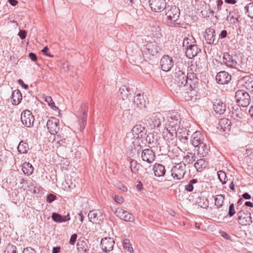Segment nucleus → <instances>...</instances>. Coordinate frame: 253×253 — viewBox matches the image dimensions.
I'll use <instances>...</instances> for the list:
<instances>
[{
  "mask_svg": "<svg viewBox=\"0 0 253 253\" xmlns=\"http://www.w3.org/2000/svg\"><path fill=\"white\" fill-rule=\"evenodd\" d=\"M188 73L186 75L185 72L179 67H176L171 77L164 79V83L167 87L173 93H182L186 90L188 79Z\"/></svg>",
  "mask_w": 253,
  "mask_h": 253,
  "instance_id": "1",
  "label": "nucleus"
},
{
  "mask_svg": "<svg viewBox=\"0 0 253 253\" xmlns=\"http://www.w3.org/2000/svg\"><path fill=\"white\" fill-rule=\"evenodd\" d=\"M164 10L168 24H173L174 27H182L183 26V24L178 22L180 10L178 7L175 5H168Z\"/></svg>",
  "mask_w": 253,
  "mask_h": 253,
  "instance_id": "2",
  "label": "nucleus"
},
{
  "mask_svg": "<svg viewBox=\"0 0 253 253\" xmlns=\"http://www.w3.org/2000/svg\"><path fill=\"white\" fill-rule=\"evenodd\" d=\"M146 124L151 128H158L162 121H164V117L159 112L153 113L148 115L145 119Z\"/></svg>",
  "mask_w": 253,
  "mask_h": 253,
  "instance_id": "3",
  "label": "nucleus"
},
{
  "mask_svg": "<svg viewBox=\"0 0 253 253\" xmlns=\"http://www.w3.org/2000/svg\"><path fill=\"white\" fill-rule=\"evenodd\" d=\"M180 121V115L175 111L168 113L164 118L165 125L168 126L179 128Z\"/></svg>",
  "mask_w": 253,
  "mask_h": 253,
  "instance_id": "4",
  "label": "nucleus"
},
{
  "mask_svg": "<svg viewBox=\"0 0 253 253\" xmlns=\"http://www.w3.org/2000/svg\"><path fill=\"white\" fill-rule=\"evenodd\" d=\"M186 165L184 163L175 164L171 168L170 172L171 175L174 179H182L186 173Z\"/></svg>",
  "mask_w": 253,
  "mask_h": 253,
  "instance_id": "5",
  "label": "nucleus"
},
{
  "mask_svg": "<svg viewBox=\"0 0 253 253\" xmlns=\"http://www.w3.org/2000/svg\"><path fill=\"white\" fill-rule=\"evenodd\" d=\"M235 98L239 106L247 107L251 103V97L249 94L244 90H238L236 92Z\"/></svg>",
  "mask_w": 253,
  "mask_h": 253,
  "instance_id": "6",
  "label": "nucleus"
},
{
  "mask_svg": "<svg viewBox=\"0 0 253 253\" xmlns=\"http://www.w3.org/2000/svg\"><path fill=\"white\" fill-rule=\"evenodd\" d=\"M236 220L242 226L250 225L252 223L251 213L248 211L241 210L237 213Z\"/></svg>",
  "mask_w": 253,
  "mask_h": 253,
  "instance_id": "7",
  "label": "nucleus"
},
{
  "mask_svg": "<svg viewBox=\"0 0 253 253\" xmlns=\"http://www.w3.org/2000/svg\"><path fill=\"white\" fill-rule=\"evenodd\" d=\"M179 128L168 126L165 127L163 131V138L167 142L173 144V141L177 136V130Z\"/></svg>",
  "mask_w": 253,
  "mask_h": 253,
  "instance_id": "8",
  "label": "nucleus"
},
{
  "mask_svg": "<svg viewBox=\"0 0 253 253\" xmlns=\"http://www.w3.org/2000/svg\"><path fill=\"white\" fill-rule=\"evenodd\" d=\"M237 56L232 55L228 52H224L223 55V62L227 67L237 68L239 64L237 61Z\"/></svg>",
  "mask_w": 253,
  "mask_h": 253,
  "instance_id": "9",
  "label": "nucleus"
},
{
  "mask_svg": "<svg viewBox=\"0 0 253 253\" xmlns=\"http://www.w3.org/2000/svg\"><path fill=\"white\" fill-rule=\"evenodd\" d=\"M47 128L52 135H55L59 130V120L54 117H50L46 123Z\"/></svg>",
  "mask_w": 253,
  "mask_h": 253,
  "instance_id": "10",
  "label": "nucleus"
},
{
  "mask_svg": "<svg viewBox=\"0 0 253 253\" xmlns=\"http://www.w3.org/2000/svg\"><path fill=\"white\" fill-rule=\"evenodd\" d=\"M149 5L152 11L155 12H160L166 8L165 0H149Z\"/></svg>",
  "mask_w": 253,
  "mask_h": 253,
  "instance_id": "11",
  "label": "nucleus"
},
{
  "mask_svg": "<svg viewBox=\"0 0 253 253\" xmlns=\"http://www.w3.org/2000/svg\"><path fill=\"white\" fill-rule=\"evenodd\" d=\"M115 241L112 238L105 237L101 239L100 248L102 250L106 253H109L113 250Z\"/></svg>",
  "mask_w": 253,
  "mask_h": 253,
  "instance_id": "12",
  "label": "nucleus"
},
{
  "mask_svg": "<svg viewBox=\"0 0 253 253\" xmlns=\"http://www.w3.org/2000/svg\"><path fill=\"white\" fill-rule=\"evenodd\" d=\"M174 61L172 58L169 55H164L161 59L160 65L164 71H169L173 66Z\"/></svg>",
  "mask_w": 253,
  "mask_h": 253,
  "instance_id": "13",
  "label": "nucleus"
},
{
  "mask_svg": "<svg viewBox=\"0 0 253 253\" xmlns=\"http://www.w3.org/2000/svg\"><path fill=\"white\" fill-rule=\"evenodd\" d=\"M115 214L117 217L125 221L132 222L134 220L133 215L122 208H117Z\"/></svg>",
  "mask_w": 253,
  "mask_h": 253,
  "instance_id": "14",
  "label": "nucleus"
},
{
  "mask_svg": "<svg viewBox=\"0 0 253 253\" xmlns=\"http://www.w3.org/2000/svg\"><path fill=\"white\" fill-rule=\"evenodd\" d=\"M21 120L25 126L31 127L33 125L35 118L30 111L26 110L22 113Z\"/></svg>",
  "mask_w": 253,
  "mask_h": 253,
  "instance_id": "15",
  "label": "nucleus"
},
{
  "mask_svg": "<svg viewBox=\"0 0 253 253\" xmlns=\"http://www.w3.org/2000/svg\"><path fill=\"white\" fill-rule=\"evenodd\" d=\"M132 134L137 139L145 137L146 135V130L144 126L141 124L135 125L131 129Z\"/></svg>",
  "mask_w": 253,
  "mask_h": 253,
  "instance_id": "16",
  "label": "nucleus"
},
{
  "mask_svg": "<svg viewBox=\"0 0 253 253\" xmlns=\"http://www.w3.org/2000/svg\"><path fill=\"white\" fill-rule=\"evenodd\" d=\"M205 142L203 134L200 131L194 132L191 136L190 142L195 147Z\"/></svg>",
  "mask_w": 253,
  "mask_h": 253,
  "instance_id": "17",
  "label": "nucleus"
},
{
  "mask_svg": "<svg viewBox=\"0 0 253 253\" xmlns=\"http://www.w3.org/2000/svg\"><path fill=\"white\" fill-rule=\"evenodd\" d=\"M189 89L190 90L189 91L188 89L184 91L188 93V96H186V100L195 102L197 100L200 99L202 94L200 92L199 88Z\"/></svg>",
  "mask_w": 253,
  "mask_h": 253,
  "instance_id": "18",
  "label": "nucleus"
},
{
  "mask_svg": "<svg viewBox=\"0 0 253 253\" xmlns=\"http://www.w3.org/2000/svg\"><path fill=\"white\" fill-rule=\"evenodd\" d=\"M215 79L219 84H227L231 81V76L227 72L220 71L217 73Z\"/></svg>",
  "mask_w": 253,
  "mask_h": 253,
  "instance_id": "19",
  "label": "nucleus"
},
{
  "mask_svg": "<svg viewBox=\"0 0 253 253\" xmlns=\"http://www.w3.org/2000/svg\"><path fill=\"white\" fill-rule=\"evenodd\" d=\"M160 139L157 132L150 133L146 137V142L151 145L150 147H155L160 144Z\"/></svg>",
  "mask_w": 253,
  "mask_h": 253,
  "instance_id": "20",
  "label": "nucleus"
},
{
  "mask_svg": "<svg viewBox=\"0 0 253 253\" xmlns=\"http://www.w3.org/2000/svg\"><path fill=\"white\" fill-rule=\"evenodd\" d=\"M188 77L187 84H188V86L186 87V90H187L188 88H199V79L196 77V74L194 73H188Z\"/></svg>",
  "mask_w": 253,
  "mask_h": 253,
  "instance_id": "21",
  "label": "nucleus"
},
{
  "mask_svg": "<svg viewBox=\"0 0 253 253\" xmlns=\"http://www.w3.org/2000/svg\"><path fill=\"white\" fill-rule=\"evenodd\" d=\"M143 52L146 54L155 55L158 52V47L155 42H147L144 45Z\"/></svg>",
  "mask_w": 253,
  "mask_h": 253,
  "instance_id": "22",
  "label": "nucleus"
},
{
  "mask_svg": "<svg viewBox=\"0 0 253 253\" xmlns=\"http://www.w3.org/2000/svg\"><path fill=\"white\" fill-rule=\"evenodd\" d=\"M141 158L143 161L151 163L155 159V152L150 148L145 149L142 151Z\"/></svg>",
  "mask_w": 253,
  "mask_h": 253,
  "instance_id": "23",
  "label": "nucleus"
},
{
  "mask_svg": "<svg viewBox=\"0 0 253 253\" xmlns=\"http://www.w3.org/2000/svg\"><path fill=\"white\" fill-rule=\"evenodd\" d=\"M204 37L207 42V43L209 44H216L218 42V41H217L215 43H214L215 40V32L213 28H207L205 31Z\"/></svg>",
  "mask_w": 253,
  "mask_h": 253,
  "instance_id": "24",
  "label": "nucleus"
},
{
  "mask_svg": "<svg viewBox=\"0 0 253 253\" xmlns=\"http://www.w3.org/2000/svg\"><path fill=\"white\" fill-rule=\"evenodd\" d=\"M213 109L216 113L222 114L226 110V104L220 98H216L214 100Z\"/></svg>",
  "mask_w": 253,
  "mask_h": 253,
  "instance_id": "25",
  "label": "nucleus"
},
{
  "mask_svg": "<svg viewBox=\"0 0 253 253\" xmlns=\"http://www.w3.org/2000/svg\"><path fill=\"white\" fill-rule=\"evenodd\" d=\"M88 217L90 221L93 223H99L103 219V215L98 211L93 210L90 211Z\"/></svg>",
  "mask_w": 253,
  "mask_h": 253,
  "instance_id": "26",
  "label": "nucleus"
},
{
  "mask_svg": "<svg viewBox=\"0 0 253 253\" xmlns=\"http://www.w3.org/2000/svg\"><path fill=\"white\" fill-rule=\"evenodd\" d=\"M230 121L226 118H223L219 121L217 128L219 129L221 132H226L230 130Z\"/></svg>",
  "mask_w": 253,
  "mask_h": 253,
  "instance_id": "27",
  "label": "nucleus"
},
{
  "mask_svg": "<svg viewBox=\"0 0 253 253\" xmlns=\"http://www.w3.org/2000/svg\"><path fill=\"white\" fill-rule=\"evenodd\" d=\"M201 51V49L197 44H193L185 50V54L187 58L192 59Z\"/></svg>",
  "mask_w": 253,
  "mask_h": 253,
  "instance_id": "28",
  "label": "nucleus"
},
{
  "mask_svg": "<svg viewBox=\"0 0 253 253\" xmlns=\"http://www.w3.org/2000/svg\"><path fill=\"white\" fill-rule=\"evenodd\" d=\"M240 83L247 89L253 91V77L245 76L240 81Z\"/></svg>",
  "mask_w": 253,
  "mask_h": 253,
  "instance_id": "29",
  "label": "nucleus"
},
{
  "mask_svg": "<svg viewBox=\"0 0 253 253\" xmlns=\"http://www.w3.org/2000/svg\"><path fill=\"white\" fill-rule=\"evenodd\" d=\"M51 217L53 221L57 223L64 222L69 221L71 219L69 213H68L66 215L63 216L58 213L53 212Z\"/></svg>",
  "mask_w": 253,
  "mask_h": 253,
  "instance_id": "30",
  "label": "nucleus"
},
{
  "mask_svg": "<svg viewBox=\"0 0 253 253\" xmlns=\"http://www.w3.org/2000/svg\"><path fill=\"white\" fill-rule=\"evenodd\" d=\"M154 174L156 176H164L166 173V170L164 165L161 164L156 163L153 168Z\"/></svg>",
  "mask_w": 253,
  "mask_h": 253,
  "instance_id": "31",
  "label": "nucleus"
},
{
  "mask_svg": "<svg viewBox=\"0 0 253 253\" xmlns=\"http://www.w3.org/2000/svg\"><path fill=\"white\" fill-rule=\"evenodd\" d=\"M133 103L135 106L139 108L146 107L143 94L140 93H137L134 96Z\"/></svg>",
  "mask_w": 253,
  "mask_h": 253,
  "instance_id": "32",
  "label": "nucleus"
},
{
  "mask_svg": "<svg viewBox=\"0 0 253 253\" xmlns=\"http://www.w3.org/2000/svg\"><path fill=\"white\" fill-rule=\"evenodd\" d=\"M197 147H198V154L200 155L203 157L206 156L210 151L209 146L205 142L200 144Z\"/></svg>",
  "mask_w": 253,
  "mask_h": 253,
  "instance_id": "33",
  "label": "nucleus"
},
{
  "mask_svg": "<svg viewBox=\"0 0 253 253\" xmlns=\"http://www.w3.org/2000/svg\"><path fill=\"white\" fill-rule=\"evenodd\" d=\"M11 98L12 100V103L13 105H16L19 104L22 99V96L20 91L19 89L13 90Z\"/></svg>",
  "mask_w": 253,
  "mask_h": 253,
  "instance_id": "34",
  "label": "nucleus"
},
{
  "mask_svg": "<svg viewBox=\"0 0 253 253\" xmlns=\"http://www.w3.org/2000/svg\"><path fill=\"white\" fill-rule=\"evenodd\" d=\"M22 167V171L25 174L30 175L33 173L34 168L29 162L24 163Z\"/></svg>",
  "mask_w": 253,
  "mask_h": 253,
  "instance_id": "35",
  "label": "nucleus"
},
{
  "mask_svg": "<svg viewBox=\"0 0 253 253\" xmlns=\"http://www.w3.org/2000/svg\"><path fill=\"white\" fill-rule=\"evenodd\" d=\"M77 248L80 253H85L89 250L86 242L84 241L78 242Z\"/></svg>",
  "mask_w": 253,
  "mask_h": 253,
  "instance_id": "36",
  "label": "nucleus"
},
{
  "mask_svg": "<svg viewBox=\"0 0 253 253\" xmlns=\"http://www.w3.org/2000/svg\"><path fill=\"white\" fill-rule=\"evenodd\" d=\"M208 165V162L204 159H200L197 160L194 166L197 170L199 171L202 169L206 168Z\"/></svg>",
  "mask_w": 253,
  "mask_h": 253,
  "instance_id": "37",
  "label": "nucleus"
},
{
  "mask_svg": "<svg viewBox=\"0 0 253 253\" xmlns=\"http://www.w3.org/2000/svg\"><path fill=\"white\" fill-rule=\"evenodd\" d=\"M120 92L123 100L127 99L131 95L130 91L125 85H123L120 88Z\"/></svg>",
  "mask_w": 253,
  "mask_h": 253,
  "instance_id": "38",
  "label": "nucleus"
},
{
  "mask_svg": "<svg viewBox=\"0 0 253 253\" xmlns=\"http://www.w3.org/2000/svg\"><path fill=\"white\" fill-rule=\"evenodd\" d=\"M29 149L28 144L26 142H23V141H20L17 147L18 152L21 154L26 153Z\"/></svg>",
  "mask_w": 253,
  "mask_h": 253,
  "instance_id": "39",
  "label": "nucleus"
},
{
  "mask_svg": "<svg viewBox=\"0 0 253 253\" xmlns=\"http://www.w3.org/2000/svg\"><path fill=\"white\" fill-rule=\"evenodd\" d=\"M224 198L225 196L223 195H218L214 198L215 205L217 209H219L222 207Z\"/></svg>",
  "mask_w": 253,
  "mask_h": 253,
  "instance_id": "40",
  "label": "nucleus"
},
{
  "mask_svg": "<svg viewBox=\"0 0 253 253\" xmlns=\"http://www.w3.org/2000/svg\"><path fill=\"white\" fill-rule=\"evenodd\" d=\"M67 190L71 191L76 187V182L75 180L73 181L71 179H67L64 184Z\"/></svg>",
  "mask_w": 253,
  "mask_h": 253,
  "instance_id": "41",
  "label": "nucleus"
},
{
  "mask_svg": "<svg viewBox=\"0 0 253 253\" xmlns=\"http://www.w3.org/2000/svg\"><path fill=\"white\" fill-rule=\"evenodd\" d=\"M196 156L192 153H188L187 155L184 157L185 162L188 164H192L196 161Z\"/></svg>",
  "mask_w": 253,
  "mask_h": 253,
  "instance_id": "42",
  "label": "nucleus"
},
{
  "mask_svg": "<svg viewBox=\"0 0 253 253\" xmlns=\"http://www.w3.org/2000/svg\"><path fill=\"white\" fill-rule=\"evenodd\" d=\"M44 101L46 102L49 106L50 107V108L56 111L58 110V107H57L54 104V101H53L52 98L50 96H46L44 98Z\"/></svg>",
  "mask_w": 253,
  "mask_h": 253,
  "instance_id": "43",
  "label": "nucleus"
},
{
  "mask_svg": "<svg viewBox=\"0 0 253 253\" xmlns=\"http://www.w3.org/2000/svg\"><path fill=\"white\" fill-rule=\"evenodd\" d=\"M198 182L197 179H192L190 180L188 184L185 186V190L188 192H192L194 189V184Z\"/></svg>",
  "mask_w": 253,
  "mask_h": 253,
  "instance_id": "44",
  "label": "nucleus"
},
{
  "mask_svg": "<svg viewBox=\"0 0 253 253\" xmlns=\"http://www.w3.org/2000/svg\"><path fill=\"white\" fill-rule=\"evenodd\" d=\"M217 175L219 181L222 184H225L226 183L227 176L225 172L222 170H219L217 172Z\"/></svg>",
  "mask_w": 253,
  "mask_h": 253,
  "instance_id": "45",
  "label": "nucleus"
},
{
  "mask_svg": "<svg viewBox=\"0 0 253 253\" xmlns=\"http://www.w3.org/2000/svg\"><path fill=\"white\" fill-rule=\"evenodd\" d=\"M245 9L248 16L253 19V3L248 4L245 7Z\"/></svg>",
  "mask_w": 253,
  "mask_h": 253,
  "instance_id": "46",
  "label": "nucleus"
},
{
  "mask_svg": "<svg viewBox=\"0 0 253 253\" xmlns=\"http://www.w3.org/2000/svg\"><path fill=\"white\" fill-rule=\"evenodd\" d=\"M198 205L203 208H207L209 206V201L207 199L204 198H200L197 201Z\"/></svg>",
  "mask_w": 253,
  "mask_h": 253,
  "instance_id": "47",
  "label": "nucleus"
},
{
  "mask_svg": "<svg viewBox=\"0 0 253 253\" xmlns=\"http://www.w3.org/2000/svg\"><path fill=\"white\" fill-rule=\"evenodd\" d=\"M124 247L128 252L131 253L133 251V249L131 244L130 243L129 239H126L124 240Z\"/></svg>",
  "mask_w": 253,
  "mask_h": 253,
  "instance_id": "48",
  "label": "nucleus"
},
{
  "mask_svg": "<svg viewBox=\"0 0 253 253\" xmlns=\"http://www.w3.org/2000/svg\"><path fill=\"white\" fill-rule=\"evenodd\" d=\"M227 20L229 21L230 23H235L236 21H239V18L234 17L231 12H229V15L227 17Z\"/></svg>",
  "mask_w": 253,
  "mask_h": 253,
  "instance_id": "49",
  "label": "nucleus"
},
{
  "mask_svg": "<svg viewBox=\"0 0 253 253\" xmlns=\"http://www.w3.org/2000/svg\"><path fill=\"white\" fill-rule=\"evenodd\" d=\"M192 40L188 38H184L183 42V46L185 47V50L187 49V47H189L191 45H192Z\"/></svg>",
  "mask_w": 253,
  "mask_h": 253,
  "instance_id": "50",
  "label": "nucleus"
},
{
  "mask_svg": "<svg viewBox=\"0 0 253 253\" xmlns=\"http://www.w3.org/2000/svg\"><path fill=\"white\" fill-rule=\"evenodd\" d=\"M236 213V211L235 209V207L234 204H230L229 206L228 212V216L230 217H232Z\"/></svg>",
  "mask_w": 253,
  "mask_h": 253,
  "instance_id": "51",
  "label": "nucleus"
},
{
  "mask_svg": "<svg viewBox=\"0 0 253 253\" xmlns=\"http://www.w3.org/2000/svg\"><path fill=\"white\" fill-rule=\"evenodd\" d=\"M137 164L136 161L132 160L130 162V168L131 171L133 173L136 172L138 170V169L137 168Z\"/></svg>",
  "mask_w": 253,
  "mask_h": 253,
  "instance_id": "52",
  "label": "nucleus"
},
{
  "mask_svg": "<svg viewBox=\"0 0 253 253\" xmlns=\"http://www.w3.org/2000/svg\"><path fill=\"white\" fill-rule=\"evenodd\" d=\"M79 125H80V129L81 131H82L86 124V120L84 119H80L79 120Z\"/></svg>",
  "mask_w": 253,
  "mask_h": 253,
  "instance_id": "53",
  "label": "nucleus"
},
{
  "mask_svg": "<svg viewBox=\"0 0 253 253\" xmlns=\"http://www.w3.org/2000/svg\"><path fill=\"white\" fill-rule=\"evenodd\" d=\"M56 196L55 195L52 194V193H50L49 194H48L46 196V201L48 203H52V202H53L54 200H55L56 199Z\"/></svg>",
  "mask_w": 253,
  "mask_h": 253,
  "instance_id": "54",
  "label": "nucleus"
},
{
  "mask_svg": "<svg viewBox=\"0 0 253 253\" xmlns=\"http://www.w3.org/2000/svg\"><path fill=\"white\" fill-rule=\"evenodd\" d=\"M223 3L222 0H217L216 6L215 7V9H216L217 12L220 11L221 10V6Z\"/></svg>",
  "mask_w": 253,
  "mask_h": 253,
  "instance_id": "55",
  "label": "nucleus"
},
{
  "mask_svg": "<svg viewBox=\"0 0 253 253\" xmlns=\"http://www.w3.org/2000/svg\"><path fill=\"white\" fill-rule=\"evenodd\" d=\"M18 36L22 40L25 39L27 36V33L25 30H20L18 34Z\"/></svg>",
  "mask_w": 253,
  "mask_h": 253,
  "instance_id": "56",
  "label": "nucleus"
},
{
  "mask_svg": "<svg viewBox=\"0 0 253 253\" xmlns=\"http://www.w3.org/2000/svg\"><path fill=\"white\" fill-rule=\"evenodd\" d=\"M7 253H17L16 247L14 246H11L7 249Z\"/></svg>",
  "mask_w": 253,
  "mask_h": 253,
  "instance_id": "57",
  "label": "nucleus"
},
{
  "mask_svg": "<svg viewBox=\"0 0 253 253\" xmlns=\"http://www.w3.org/2000/svg\"><path fill=\"white\" fill-rule=\"evenodd\" d=\"M36 251L31 248V247H27L26 248H25L23 251L22 253H36Z\"/></svg>",
  "mask_w": 253,
  "mask_h": 253,
  "instance_id": "58",
  "label": "nucleus"
},
{
  "mask_svg": "<svg viewBox=\"0 0 253 253\" xmlns=\"http://www.w3.org/2000/svg\"><path fill=\"white\" fill-rule=\"evenodd\" d=\"M77 238V234H73L70 238V239L69 241V243L71 245H74L75 243Z\"/></svg>",
  "mask_w": 253,
  "mask_h": 253,
  "instance_id": "59",
  "label": "nucleus"
},
{
  "mask_svg": "<svg viewBox=\"0 0 253 253\" xmlns=\"http://www.w3.org/2000/svg\"><path fill=\"white\" fill-rule=\"evenodd\" d=\"M115 201L121 204L124 202V199L122 197L116 195L114 198Z\"/></svg>",
  "mask_w": 253,
  "mask_h": 253,
  "instance_id": "60",
  "label": "nucleus"
},
{
  "mask_svg": "<svg viewBox=\"0 0 253 253\" xmlns=\"http://www.w3.org/2000/svg\"><path fill=\"white\" fill-rule=\"evenodd\" d=\"M29 57L33 61H36L38 59L36 54L33 52H31L29 54Z\"/></svg>",
  "mask_w": 253,
  "mask_h": 253,
  "instance_id": "61",
  "label": "nucleus"
},
{
  "mask_svg": "<svg viewBox=\"0 0 253 253\" xmlns=\"http://www.w3.org/2000/svg\"><path fill=\"white\" fill-rule=\"evenodd\" d=\"M227 35V32L225 30H223L221 31L220 34L219 35V38L220 39H224L226 37Z\"/></svg>",
  "mask_w": 253,
  "mask_h": 253,
  "instance_id": "62",
  "label": "nucleus"
},
{
  "mask_svg": "<svg viewBox=\"0 0 253 253\" xmlns=\"http://www.w3.org/2000/svg\"><path fill=\"white\" fill-rule=\"evenodd\" d=\"M48 50V48L47 47V46H45L42 49V52L43 53V54H44V55H45L46 56H48L49 57H53V55L50 54L49 53H48L47 52Z\"/></svg>",
  "mask_w": 253,
  "mask_h": 253,
  "instance_id": "63",
  "label": "nucleus"
},
{
  "mask_svg": "<svg viewBox=\"0 0 253 253\" xmlns=\"http://www.w3.org/2000/svg\"><path fill=\"white\" fill-rule=\"evenodd\" d=\"M18 83L19 84H20L24 89H27L28 87V85L26 84H25L24 82L21 80L19 79L18 80Z\"/></svg>",
  "mask_w": 253,
  "mask_h": 253,
  "instance_id": "64",
  "label": "nucleus"
}]
</instances>
